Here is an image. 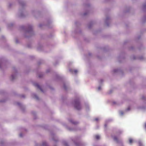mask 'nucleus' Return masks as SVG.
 <instances>
[{"mask_svg": "<svg viewBox=\"0 0 146 146\" xmlns=\"http://www.w3.org/2000/svg\"><path fill=\"white\" fill-rule=\"evenodd\" d=\"M71 122L74 124H76V122H74V121L72 120L71 121Z\"/></svg>", "mask_w": 146, "mask_h": 146, "instance_id": "nucleus-8", "label": "nucleus"}, {"mask_svg": "<svg viewBox=\"0 0 146 146\" xmlns=\"http://www.w3.org/2000/svg\"><path fill=\"white\" fill-rule=\"evenodd\" d=\"M78 72V70L76 69H74L73 70V71H72V72L74 74H76Z\"/></svg>", "mask_w": 146, "mask_h": 146, "instance_id": "nucleus-3", "label": "nucleus"}, {"mask_svg": "<svg viewBox=\"0 0 146 146\" xmlns=\"http://www.w3.org/2000/svg\"><path fill=\"white\" fill-rule=\"evenodd\" d=\"M36 86L39 88L41 90V88L40 86L38 84H36Z\"/></svg>", "mask_w": 146, "mask_h": 146, "instance_id": "nucleus-6", "label": "nucleus"}, {"mask_svg": "<svg viewBox=\"0 0 146 146\" xmlns=\"http://www.w3.org/2000/svg\"><path fill=\"white\" fill-rule=\"evenodd\" d=\"M12 79H14L15 78L14 75V76L13 75H12Z\"/></svg>", "mask_w": 146, "mask_h": 146, "instance_id": "nucleus-11", "label": "nucleus"}, {"mask_svg": "<svg viewBox=\"0 0 146 146\" xmlns=\"http://www.w3.org/2000/svg\"><path fill=\"white\" fill-rule=\"evenodd\" d=\"M101 86H99V87H98V90H101Z\"/></svg>", "mask_w": 146, "mask_h": 146, "instance_id": "nucleus-9", "label": "nucleus"}, {"mask_svg": "<svg viewBox=\"0 0 146 146\" xmlns=\"http://www.w3.org/2000/svg\"><path fill=\"white\" fill-rule=\"evenodd\" d=\"M98 119H99V118H97L95 119V120L96 121H98Z\"/></svg>", "mask_w": 146, "mask_h": 146, "instance_id": "nucleus-12", "label": "nucleus"}, {"mask_svg": "<svg viewBox=\"0 0 146 146\" xmlns=\"http://www.w3.org/2000/svg\"><path fill=\"white\" fill-rule=\"evenodd\" d=\"M46 142H44L43 143V144H42V145L43 146H45V145H46Z\"/></svg>", "mask_w": 146, "mask_h": 146, "instance_id": "nucleus-10", "label": "nucleus"}, {"mask_svg": "<svg viewBox=\"0 0 146 146\" xmlns=\"http://www.w3.org/2000/svg\"><path fill=\"white\" fill-rule=\"evenodd\" d=\"M113 139L115 141H117V138L116 137H113Z\"/></svg>", "mask_w": 146, "mask_h": 146, "instance_id": "nucleus-7", "label": "nucleus"}, {"mask_svg": "<svg viewBox=\"0 0 146 146\" xmlns=\"http://www.w3.org/2000/svg\"><path fill=\"white\" fill-rule=\"evenodd\" d=\"M129 108H128V109H127V110H129Z\"/></svg>", "mask_w": 146, "mask_h": 146, "instance_id": "nucleus-15", "label": "nucleus"}, {"mask_svg": "<svg viewBox=\"0 0 146 146\" xmlns=\"http://www.w3.org/2000/svg\"><path fill=\"white\" fill-rule=\"evenodd\" d=\"M129 143L130 144H131L133 143V141L132 139L130 138H129Z\"/></svg>", "mask_w": 146, "mask_h": 146, "instance_id": "nucleus-2", "label": "nucleus"}, {"mask_svg": "<svg viewBox=\"0 0 146 146\" xmlns=\"http://www.w3.org/2000/svg\"><path fill=\"white\" fill-rule=\"evenodd\" d=\"M124 112L122 111H119V114L121 115H123L124 114Z\"/></svg>", "mask_w": 146, "mask_h": 146, "instance_id": "nucleus-4", "label": "nucleus"}, {"mask_svg": "<svg viewBox=\"0 0 146 146\" xmlns=\"http://www.w3.org/2000/svg\"><path fill=\"white\" fill-rule=\"evenodd\" d=\"M20 136H21H21H22V135H21V134H20Z\"/></svg>", "mask_w": 146, "mask_h": 146, "instance_id": "nucleus-14", "label": "nucleus"}, {"mask_svg": "<svg viewBox=\"0 0 146 146\" xmlns=\"http://www.w3.org/2000/svg\"><path fill=\"white\" fill-rule=\"evenodd\" d=\"M64 87L65 88H66L65 86L64 85Z\"/></svg>", "mask_w": 146, "mask_h": 146, "instance_id": "nucleus-17", "label": "nucleus"}, {"mask_svg": "<svg viewBox=\"0 0 146 146\" xmlns=\"http://www.w3.org/2000/svg\"><path fill=\"white\" fill-rule=\"evenodd\" d=\"M139 146H141V143L140 142H139Z\"/></svg>", "mask_w": 146, "mask_h": 146, "instance_id": "nucleus-13", "label": "nucleus"}, {"mask_svg": "<svg viewBox=\"0 0 146 146\" xmlns=\"http://www.w3.org/2000/svg\"><path fill=\"white\" fill-rule=\"evenodd\" d=\"M74 106L77 110H80L81 108V106L78 100H76L74 101Z\"/></svg>", "mask_w": 146, "mask_h": 146, "instance_id": "nucleus-1", "label": "nucleus"}, {"mask_svg": "<svg viewBox=\"0 0 146 146\" xmlns=\"http://www.w3.org/2000/svg\"><path fill=\"white\" fill-rule=\"evenodd\" d=\"M145 128H146V123H145Z\"/></svg>", "mask_w": 146, "mask_h": 146, "instance_id": "nucleus-16", "label": "nucleus"}, {"mask_svg": "<svg viewBox=\"0 0 146 146\" xmlns=\"http://www.w3.org/2000/svg\"><path fill=\"white\" fill-rule=\"evenodd\" d=\"M100 136L99 135H97L96 136V138L97 139H99L100 138Z\"/></svg>", "mask_w": 146, "mask_h": 146, "instance_id": "nucleus-5", "label": "nucleus"}, {"mask_svg": "<svg viewBox=\"0 0 146 146\" xmlns=\"http://www.w3.org/2000/svg\"><path fill=\"white\" fill-rule=\"evenodd\" d=\"M70 71H72V70H70Z\"/></svg>", "mask_w": 146, "mask_h": 146, "instance_id": "nucleus-18", "label": "nucleus"}]
</instances>
